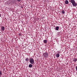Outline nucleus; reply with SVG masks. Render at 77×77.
Masks as SVG:
<instances>
[{
  "mask_svg": "<svg viewBox=\"0 0 77 77\" xmlns=\"http://www.w3.org/2000/svg\"><path fill=\"white\" fill-rule=\"evenodd\" d=\"M29 62L31 64H34L35 61H34V60L33 58H30L29 59Z\"/></svg>",
  "mask_w": 77,
  "mask_h": 77,
  "instance_id": "nucleus-1",
  "label": "nucleus"
},
{
  "mask_svg": "<svg viewBox=\"0 0 77 77\" xmlns=\"http://www.w3.org/2000/svg\"><path fill=\"white\" fill-rule=\"evenodd\" d=\"M48 54L47 52H45L44 53L43 56L45 57H47V56H48Z\"/></svg>",
  "mask_w": 77,
  "mask_h": 77,
  "instance_id": "nucleus-2",
  "label": "nucleus"
},
{
  "mask_svg": "<svg viewBox=\"0 0 77 77\" xmlns=\"http://www.w3.org/2000/svg\"><path fill=\"white\" fill-rule=\"evenodd\" d=\"M72 5L73 6H77V3H75V2L73 3Z\"/></svg>",
  "mask_w": 77,
  "mask_h": 77,
  "instance_id": "nucleus-3",
  "label": "nucleus"
},
{
  "mask_svg": "<svg viewBox=\"0 0 77 77\" xmlns=\"http://www.w3.org/2000/svg\"><path fill=\"white\" fill-rule=\"evenodd\" d=\"M70 2L72 4L74 3H75V1L74 0H70Z\"/></svg>",
  "mask_w": 77,
  "mask_h": 77,
  "instance_id": "nucleus-4",
  "label": "nucleus"
},
{
  "mask_svg": "<svg viewBox=\"0 0 77 77\" xmlns=\"http://www.w3.org/2000/svg\"><path fill=\"white\" fill-rule=\"evenodd\" d=\"M1 29L2 30L4 31L5 30V27L4 26H2L1 27Z\"/></svg>",
  "mask_w": 77,
  "mask_h": 77,
  "instance_id": "nucleus-5",
  "label": "nucleus"
},
{
  "mask_svg": "<svg viewBox=\"0 0 77 77\" xmlns=\"http://www.w3.org/2000/svg\"><path fill=\"white\" fill-rule=\"evenodd\" d=\"M43 42L45 44H46L47 42V40H43Z\"/></svg>",
  "mask_w": 77,
  "mask_h": 77,
  "instance_id": "nucleus-6",
  "label": "nucleus"
},
{
  "mask_svg": "<svg viewBox=\"0 0 77 77\" xmlns=\"http://www.w3.org/2000/svg\"><path fill=\"white\" fill-rule=\"evenodd\" d=\"M65 3L66 4V5H68L69 3L68 1V0H66L65 2Z\"/></svg>",
  "mask_w": 77,
  "mask_h": 77,
  "instance_id": "nucleus-7",
  "label": "nucleus"
},
{
  "mask_svg": "<svg viewBox=\"0 0 77 77\" xmlns=\"http://www.w3.org/2000/svg\"><path fill=\"white\" fill-rule=\"evenodd\" d=\"M59 26L56 27V30H59Z\"/></svg>",
  "mask_w": 77,
  "mask_h": 77,
  "instance_id": "nucleus-8",
  "label": "nucleus"
},
{
  "mask_svg": "<svg viewBox=\"0 0 77 77\" xmlns=\"http://www.w3.org/2000/svg\"><path fill=\"white\" fill-rule=\"evenodd\" d=\"M56 56L57 57H59V54H56Z\"/></svg>",
  "mask_w": 77,
  "mask_h": 77,
  "instance_id": "nucleus-9",
  "label": "nucleus"
},
{
  "mask_svg": "<svg viewBox=\"0 0 77 77\" xmlns=\"http://www.w3.org/2000/svg\"><path fill=\"white\" fill-rule=\"evenodd\" d=\"M29 68H32V64H30L29 65Z\"/></svg>",
  "mask_w": 77,
  "mask_h": 77,
  "instance_id": "nucleus-10",
  "label": "nucleus"
},
{
  "mask_svg": "<svg viewBox=\"0 0 77 77\" xmlns=\"http://www.w3.org/2000/svg\"><path fill=\"white\" fill-rule=\"evenodd\" d=\"M2 75V71L0 70V76Z\"/></svg>",
  "mask_w": 77,
  "mask_h": 77,
  "instance_id": "nucleus-11",
  "label": "nucleus"
},
{
  "mask_svg": "<svg viewBox=\"0 0 77 77\" xmlns=\"http://www.w3.org/2000/svg\"><path fill=\"white\" fill-rule=\"evenodd\" d=\"M62 13L63 14H65V11L64 10H63L62 11Z\"/></svg>",
  "mask_w": 77,
  "mask_h": 77,
  "instance_id": "nucleus-12",
  "label": "nucleus"
},
{
  "mask_svg": "<svg viewBox=\"0 0 77 77\" xmlns=\"http://www.w3.org/2000/svg\"><path fill=\"white\" fill-rule=\"evenodd\" d=\"M26 61L27 62H28V61H29V58H26Z\"/></svg>",
  "mask_w": 77,
  "mask_h": 77,
  "instance_id": "nucleus-13",
  "label": "nucleus"
},
{
  "mask_svg": "<svg viewBox=\"0 0 77 77\" xmlns=\"http://www.w3.org/2000/svg\"><path fill=\"white\" fill-rule=\"evenodd\" d=\"M74 62H75V61H77V59L75 58L74 60Z\"/></svg>",
  "mask_w": 77,
  "mask_h": 77,
  "instance_id": "nucleus-14",
  "label": "nucleus"
},
{
  "mask_svg": "<svg viewBox=\"0 0 77 77\" xmlns=\"http://www.w3.org/2000/svg\"><path fill=\"white\" fill-rule=\"evenodd\" d=\"M21 0H17V2H21Z\"/></svg>",
  "mask_w": 77,
  "mask_h": 77,
  "instance_id": "nucleus-15",
  "label": "nucleus"
},
{
  "mask_svg": "<svg viewBox=\"0 0 77 77\" xmlns=\"http://www.w3.org/2000/svg\"><path fill=\"white\" fill-rule=\"evenodd\" d=\"M75 68L76 71H77V66H76Z\"/></svg>",
  "mask_w": 77,
  "mask_h": 77,
  "instance_id": "nucleus-16",
  "label": "nucleus"
},
{
  "mask_svg": "<svg viewBox=\"0 0 77 77\" xmlns=\"http://www.w3.org/2000/svg\"><path fill=\"white\" fill-rule=\"evenodd\" d=\"M0 17H1V14H0Z\"/></svg>",
  "mask_w": 77,
  "mask_h": 77,
  "instance_id": "nucleus-17",
  "label": "nucleus"
}]
</instances>
